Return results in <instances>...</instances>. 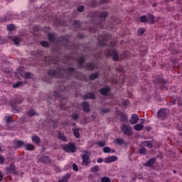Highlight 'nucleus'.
Segmentation results:
<instances>
[{
	"mask_svg": "<svg viewBox=\"0 0 182 182\" xmlns=\"http://www.w3.org/2000/svg\"><path fill=\"white\" fill-rule=\"evenodd\" d=\"M169 114L170 111L168 109L162 108L157 112V117L161 120H166Z\"/></svg>",
	"mask_w": 182,
	"mask_h": 182,
	"instance_id": "nucleus-1",
	"label": "nucleus"
},
{
	"mask_svg": "<svg viewBox=\"0 0 182 182\" xmlns=\"http://www.w3.org/2000/svg\"><path fill=\"white\" fill-rule=\"evenodd\" d=\"M63 150L66 153H76V146H75V144L69 143L63 146Z\"/></svg>",
	"mask_w": 182,
	"mask_h": 182,
	"instance_id": "nucleus-2",
	"label": "nucleus"
},
{
	"mask_svg": "<svg viewBox=\"0 0 182 182\" xmlns=\"http://www.w3.org/2000/svg\"><path fill=\"white\" fill-rule=\"evenodd\" d=\"M121 130L126 136H129V137L133 136V129L130 125L123 124L121 127Z\"/></svg>",
	"mask_w": 182,
	"mask_h": 182,
	"instance_id": "nucleus-3",
	"label": "nucleus"
},
{
	"mask_svg": "<svg viewBox=\"0 0 182 182\" xmlns=\"http://www.w3.org/2000/svg\"><path fill=\"white\" fill-rule=\"evenodd\" d=\"M107 55L108 56H112V59L114 61H117L120 60V58H119V55L117 54V52L114 50H109Z\"/></svg>",
	"mask_w": 182,
	"mask_h": 182,
	"instance_id": "nucleus-4",
	"label": "nucleus"
},
{
	"mask_svg": "<svg viewBox=\"0 0 182 182\" xmlns=\"http://www.w3.org/2000/svg\"><path fill=\"white\" fill-rule=\"evenodd\" d=\"M82 166H89L90 164V156L87 154H83L82 156Z\"/></svg>",
	"mask_w": 182,
	"mask_h": 182,
	"instance_id": "nucleus-5",
	"label": "nucleus"
},
{
	"mask_svg": "<svg viewBox=\"0 0 182 182\" xmlns=\"http://www.w3.org/2000/svg\"><path fill=\"white\" fill-rule=\"evenodd\" d=\"M130 124H136L139 123V115L136 114H133L129 119Z\"/></svg>",
	"mask_w": 182,
	"mask_h": 182,
	"instance_id": "nucleus-6",
	"label": "nucleus"
},
{
	"mask_svg": "<svg viewBox=\"0 0 182 182\" xmlns=\"http://www.w3.org/2000/svg\"><path fill=\"white\" fill-rule=\"evenodd\" d=\"M25 143L23 142V141H21V140H16V141H14V149H20V147H23V146H24Z\"/></svg>",
	"mask_w": 182,
	"mask_h": 182,
	"instance_id": "nucleus-7",
	"label": "nucleus"
},
{
	"mask_svg": "<svg viewBox=\"0 0 182 182\" xmlns=\"http://www.w3.org/2000/svg\"><path fill=\"white\" fill-rule=\"evenodd\" d=\"M159 21V17L154 18V16L149 14L148 16V23L150 25H153V23H155V22H157Z\"/></svg>",
	"mask_w": 182,
	"mask_h": 182,
	"instance_id": "nucleus-8",
	"label": "nucleus"
},
{
	"mask_svg": "<svg viewBox=\"0 0 182 182\" xmlns=\"http://www.w3.org/2000/svg\"><path fill=\"white\" fill-rule=\"evenodd\" d=\"M117 160V156H108L105 159V163L109 164V163H113V161H116Z\"/></svg>",
	"mask_w": 182,
	"mask_h": 182,
	"instance_id": "nucleus-9",
	"label": "nucleus"
},
{
	"mask_svg": "<svg viewBox=\"0 0 182 182\" xmlns=\"http://www.w3.org/2000/svg\"><path fill=\"white\" fill-rule=\"evenodd\" d=\"M40 161L44 164H48V163H50V159L48 156H41L40 158Z\"/></svg>",
	"mask_w": 182,
	"mask_h": 182,
	"instance_id": "nucleus-10",
	"label": "nucleus"
},
{
	"mask_svg": "<svg viewBox=\"0 0 182 182\" xmlns=\"http://www.w3.org/2000/svg\"><path fill=\"white\" fill-rule=\"evenodd\" d=\"M109 91H110V87H106L104 88H101L100 90V93H101V95H107V93H109Z\"/></svg>",
	"mask_w": 182,
	"mask_h": 182,
	"instance_id": "nucleus-11",
	"label": "nucleus"
},
{
	"mask_svg": "<svg viewBox=\"0 0 182 182\" xmlns=\"http://www.w3.org/2000/svg\"><path fill=\"white\" fill-rule=\"evenodd\" d=\"M144 126H143V123L141 124H136L134 126V130H136V132H141L142 129H144Z\"/></svg>",
	"mask_w": 182,
	"mask_h": 182,
	"instance_id": "nucleus-12",
	"label": "nucleus"
},
{
	"mask_svg": "<svg viewBox=\"0 0 182 182\" xmlns=\"http://www.w3.org/2000/svg\"><path fill=\"white\" fill-rule=\"evenodd\" d=\"M141 144L142 146L149 147V149H151L153 147V144H151V141H144L141 143Z\"/></svg>",
	"mask_w": 182,
	"mask_h": 182,
	"instance_id": "nucleus-13",
	"label": "nucleus"
},
{
	"mask_svg": "<svg viewBox=\"0 0 182 182\" xmlns=\"http://www.w3.org/2000/svg\"><path fill=\"white\" fill-rule=\"evenodd\" d=\"M31 140L36 144H40V143H41V138H39L38 136H33L31 137Z\"/></svg>",
	"mask_w": 182,
	"mask_h": 182,
	"instance_id": "nucleus-14",
	"label": "nucleus"
},
{
	"mask_svg": "<svg viewBox=\"0 0 182 182\" xmlns=\"http://www.w3.org/2000/svg\"><path fill=\"white\" fill-rule=\"evenodd\" d=\"M26 150H28L29 151H33V150H35V146L32 144H28L24 145Z\"/></svg>",
	"mask_w": 182,
	"mask_h": 182,
	"instance_id": "nucleus-15",
	"label": "nucleus"
},
{
	"mask_svg": "<svg viewBox=\"0 0 182 182\" xmlns=\"http://www.w3.org/2000/svg\"><path fill=\"white\" fill-rule=\"evenodd\" d=\"M82 109L84 112H90V109L89 108V102H85L82 104Z\"/></svg>",
	"mask_w": 182,
	"mask_h": 182,
	"instance_id": "nucleus-16",
	"label": "nucleus"
},
{
	"mask_svg": "<svg viewBox=\"0 0 182 182\" xmlns=\"http://www.w3.org/2000/svg\"><path fill=\"white\" fill-rule=\"evenodd\" d=\"M108 15L107 11H102L100 13L99 18L100 19H105V18H107Z\"/></svg>",
	"mask_w": 182,
	"mask_h": 182,
	"instance_id": "nucleus-17",
	"label": "nucleus"
},
{
	"mask_svg": "<svg viewBox=\"0 0 182 182\" xmlns=\"http://www.w3.org/2000/svg\"><path fill=\"white\" fill-rule=\"evenodd\" d=\"M119 116L121 122H126V120H127V115H126V114L121 112L119 113Z\"/></svg>",
	"mask_w": 182,
	"mask_h": 182,
	"instance_id": "nucleus-18",
	"label": "nucleus"
},
{
	"mask_svg": "<svg viewBox=\"0 0 182 182\" xmlns=\"http://www.w3.org/2000/svg\"><path fill=\"white\" fill-rule=\"evenodd\" d=\"M83 98H84L85 100H86V99H95V94L91 93V92L87 93V95H85L84 96Z\"/></svg>",
	"mask_w": 182,
	"mask_h": 182,
	"instance_id": "nucleus-19",
	"label": "nucleus"
},
{
	"mask_svg": "<svg viewBox=\"0 0 182 182\" xmlns=\"http://www.w3.org/2000/svg\"><path fill=\"white\" fill-rule=\"evenodd\" d=\"M73 134L75 136V137H76V139H79V137H80V134H79V129L75 128L73 130Z\"/></svg>",
	"mask_w": 182,
	"mask_h": 182,
	"instance_id": "nucleus-20",
	"label": "nucleus"
},
{
	"mask_svg": "<svg viewBox=\"0 0 182 182\" xmlns=\"http://www.w3.org/2000/svg\"><path fill=\"white\" fill-rule=\"evenodd\" d=\"M11 40L14 42V45H19L21 42V39L18 36L13 38Z\"/></svg>",
	"mask_w": 182,
	"mask_h": 182,
	"instance_id": "nucleus-21",
	"label": "nucleus"
},
{
	"mask_svg": "<svg viewBox=\"0 0 182 182\" xmlns=\"http://www.w3.org/2000/svg\"><path fill=\"white\" fill-rule=\"evenodd\" d=\"M69 178H70V175L67 174V175L64 176L63 177V178L60 179L58 182H68V180H69Z\"/></svg>",
	"mask_w": 182,
	"mask_h": 182,
	"instance_id": "nucleus-22",
	"label": "nucleus"
},
{
	"mask_svg": "<svg viewBox=\"0 0 182 182\" xmlns=\"http://www.w3.org/2000/svg\"><path fill=\"white\" fill-rule=\"evenodd\" d=\"M156 161V159L152 158L151 159H149L147 162H146V166H149V167H151V166H153V164H154V162Z\"/></svg>",
	"mask_w": 182,
	"mask_h": 182,
	"instance_id": "nucleus-23",
	"label": "nucleus"
},
{
	"mask_svg": "<svg viewBox=\"0 0 182 182\" xmlns=\"http://www.w3.org/2000/svg\"><path fill=\"white\" fill-rule=\"evenodd\" d=\"M87 69L88 70H93V69H96V67L93 63H88L87 65Z\"/></svg>",
	"mask_w": 182,
	"mask_h": 182,
	"instance_id": "nucleus-24",
	"label": "nucleus"
},
{
	"mask_svg": "<svg viewBox=\"0 0 182 182\" xmlns=\"http://www.w3.org/2000/svg\"><path fill=\"white\" fill-rule=\"evenodd\" d=\"M144 32H146V29H144V28H139L137 31L138 36H141V35H143Z\"/></svg>",
	"mask_w": 182,
	"mask_h": 182,
	"instance_id": "nucleus-25",
	"label": "nucleus"
},
{
	"mask_svg": "<svg viewBox=\"0 0 182 182\" xmlns=\"http://www.w3.org/2000/svg\"><path fill=\"white\" fill-rule=\"evenodd\" d=\"M77 63H78V65H80V68H82V65H83V63H85V58H83V57L79 58L77 60Z\"/></svg>",
	"mask_w": 182,
	"mask_h": 182,
	"instance_id": "nucleus-26",
	"label": "nucleus"
},
{
	"mask_svg": "<svg viewBox=\"0 0 182 182\" xmlns=\"http://www.w3.org/2000/svg\"><path fill=\"white\" fill-rule=\"evenodd\" d=\"M109 112H110L109 109H101L100 113V114H106V113H109Z\"/></svg>",
	"mask_w": 182,
	"mask_h": 182,
	"instance_id": "nucleus-27",
	"label": "nucleus"
},
{
	"mask_svg": "<svg viewBox=\"0 0 182 182\" xmlns=\"http://www.w3.org/2000/svg\"><path fill=\"white\" fill-rule=\"evenodd\" d=\"M97 144L99 147H105V146H106V142H105V141H100L97 142Z\"/></svg>",
	"mask_w": 182,
	"mask_h": 182,
	"instance_id": "nucleus-28",
	"label": "nucleus"
},
{
	"mask_svg": "<svg viewBox=\"0 0 182 182\" xmlns=\"http://www.w3.org/2000/svg\"><path fill=\"white\" fill-rule=\"evenodd\" d=\"M98 171H99V166H95L90 168L91 173H97Z\"/></svg>",
	"mask_w": 182,
	"mask_h": 182,
	"instance_id": "nucleus-29",
	"label": "nucleus"
},
{
	"mask_svg": "<svg viewBox=\"0 0 182 182\" xmlns=\"http://www.w3.org/2000/svg\"><path fill=\"white\" fill-rule=\"evenodd\" d=\"M48 39L50 42H53L55 41V34L53 33H49L48 34Z\"/></svg>",
	"mask_w": 182,
	"mask_h": 182,
	"instance_id": "nucleus-30",
	"label": "nucleus"
},
{
	"mask_svg": "<svg viewBox=\"0 0 182 182\" xmlns=\"http://www.w3.org/2000/svg\"><path fill=\"white\" fill-rule=\"evenodd\" d=\"M97 76H99V74L93 73L90 75V80H95V79H96L97 77Z\"/></svg>",
	"mask_w": 182,
	"mask_h": 182,
	"instance_id": "nucleus-31",
	"label": "nucleus"
},
{
	"mask_svg": "<svg viewBox=\"0 0 182 182\" xmlns=\"http://www.w3.org/2000/svg\"><path fill=\"white\" fill-rule=\"evenodd\" d=\"M8 31H12L15 30V26L14 24L7 25Z\"/></svg>",
	"mask_w": 182,
	"mask_h": 182,
	"instance_id": "nucleus-32",
	"label": "nucleus"
},
{
	"mask_svg": "<svg viewBox=\"0 0 182 182\" xmlns=\"http://www.w3.org/2000/svg\"><path fill=\"white\" fill-rule=\"evenodd\" d=\"M58 139H60V140H62V141H66V137H65V135L63 134H59Z\"/></svg>",
	"mask_w": 182,
	"mask_h": 182,
	"instance_id": "nucleus-33",
	"label": "nucleus"
},
{
	"mask_svg": "<svg viewBox=\"0 0 182 182\" xmlns=\"http://www.w3.org/2000/svg\"><path fill=\"white\" fill-rule=\"evenodd\" d=\"M41 46H43L44 48H48L49 46V43H48V41H41Z\"/></svg>",
	"mask_w": 182,
	"mask_h": 182,
	"instance_id": "nucleus-34",
	"label": "nucleus"
},
{
	"mask_svg": "<svg viewBox=\"0 0 182 182\" xmlns=\"http://www.w3.org/2000/svg\"><path fill=\"white\" fill-rule=\"evenodd\" d=\"M5 121H6V123H12V119L11 118V116H6Z\"/></svg>",
	"mask_w": 182,
	"mask_h": 182,
	"instance_id": "nucleus-35",
	"label": "nucleus"
},
{
	"mask_svg": "<svg viewBox=\"0 0 182 182\" xmlns=\"http://www.w3.org/2000/svg\"><path fill=\"white\" fill-rule=\"evenodd\" d=\"M22 82H18L13 85V87L14 89H16V87H19V86H21Z\"/></svg>",
	"mask_w": 182,
	"mask_h": 182,
	"instance_id": "nucleus-36",
	"label": "nucleus"
},
{
	"mask_svg": "<svg viewBox=\"0 0 182 182\" xmlns=\"http://www.w3.org/2000/svg\"><path fill=\"white\" fill-rule=\"evenodd\" d=\"M28 116H35L36 114V112L33 109H30L28 112Z\"/></svg>",
	"mask_w": 182,
	"mask_h": 182,
	"instance_id": "nucleus-37",
	"label": "nucleus"
},
{
	"mask_svg": "<svg viewBox=\"0 0 182 182\" xmlns=\"http://www.w3.org/2000/svg\"><path fill=\"white\" fill-rule=\"evenodd\" d=\"M140 154H146V148H141L139 150Z\"/></svg>",
	"mask_w": 182,
	"mask_h": 182,
	"instance_id": "nucleus-38",
	"label": "nucleus"
},
{
	"mask_svg": "<svg viewBox=\"0 0 182 182\" xmlns=\"http://www.w3.org/2000/svg\"><path fill=\"white\" fill-rule=\"evenodd\" d=\"M141 22H148L147 16H142L141 17Z\"/></svg>",
	"mask_w": 182,
	"mask_h": 182,
	"instance_id": "nucleus-39",
	"label": "nucleus"
},
{
	"mask_svg": "<svg viewBox=\"0 0 182 182\" xmlns=\"http://www.w3.org/2000/svg\"><path fill=\"white\" fill-rule=\"evenodd\" d=\"M116 143H117V144H123V143H124V141L122 139H117Z\"/></svg>",
	"mask_w": 182,
	"mask_h": 182,
	"instance_id": "nucleus-40",
	"label": "nucleus"
},
{
	"mask_svg": "<svg viewBox=\"0 0 182 182\" xmlns=\"http://www.w3.org/2000/svg\"><path fill=\"white\" fill-rule=\"evenodd\" d=\"M103 151L104 153H110V148L109 146L104 147Z\"/></svg>",
	"mask_w": 182,
	"mask_h": 182,
	"instance_id": "nucleus-41",
	"label": "nucleus"
},
{
	"mask_svg": "<svg viewBox=\"0 0 182 182\" xmlns=\"http://www.w3.org/2000/svg\"><path fill=\"white\" fill-rule=\"evenodd\" d=\"M102 182H110V179L108 177H103L102 178Z\"/></svg>",
	"mask_w": 182,
	"mask_h": 182,
	"instance_id": "nucleus-42",
	"label": "nucleus"
},
{
	"mask_svg": "<svg viewBox=\"0 0 182 182\" xmlns=\"http://www.w3.org/2000/svg\"><path fill=\"white\" fill-rule=\"evenodd\" d=\"M78 12H83L85 11V6H81L77 9Z\"/></svg>",
	"mask_w": 182,
	"mask_h": 182,
	"instance_id": "nucleus-43",
	"label": "nucleus"
},
{
	"mask_svg": "<svg viewBox=\"0 0 182 182\" xmlns=\"http://www.w3.org/2000/svg\"><path fill=\"white\" fill-rule=\"evenodd\" d=\"M73 170H74V171H77L78 168L77 165H76V164H73Z\"/></svg>",
	"mask_w": 182,
	"mask_h": 182,
	"instance_id": "nucleus-44",
	"label": "nucleus"
},
{
	"mask_svg": "<svg viewBox=\"0 0 182 182\" xmlns=\"http://www.w3.org/2000/svg\"><path fill=\"white\" fill-rule=\"evenodd\" d=\"M25 77L26 79H29L31 77V73H26Z\"/></svg>",
	"mask_w": 182,
	"mask_h": 182,
	"instance_id": "nucleus-45",
	"label": "nucleus"
},
{
	"mask_svg": "<svg viewBox=\"0 0 182 182\" xmlns=\"http://www.w3.org/2000/svg\"><path fill=\"white\" fill-rule=\"evenodd\" d=\"M77 117H78V116L77 114H73L72 115V119H73V120H77Z\"/></svg>",
	"mask_w": 182,
	"mask_h": 182,
	"instance_id": "nucleus-46",
	"label": "nucleus"
},
{
	"mask_svg": "<svg viewBox=\"0 0 182 182\" xmlns=\"http://www.w3.org/2000/svg\"><path fill=\"white\" fill-rule=\"evenodd\" d=\"M5 161V159H4V156L0 155V164H2Z\"/></svg>",
	"mask_w": 182,
	"mask_h": 182,
	"instance_id": "nucleus-47",
	"label": "nucleus"
},
{
	"mask_svg": "<svg viewBox=\"0 0 182 182\" xmlns=\"http://www.w3.org/2000/svg\"><path fill=\"white\" fill-rule=\"evenodd\" d=\"M102 162H103V159L99 158V159H97V163L100 164V163H102Z\"/></svg>",
	"mask_w": 182,
	"mask_h": 182,
	"instance_id": "nucleus-48",
	"label": "nucleus"
},
{
	"mask_svg": "<svg viewBox=\"0 0 182 182\" xmlns=\"http://www.w3.org/2000/svg\"><path fill=\"white\" fill-rule=\"evenodd\" d=\"M68 72H75V68H68Z\"/></svg>",
	"mask_w": 182,
	"mask_h": 182,
	"instance_id": "nucleus-49",
	"label": "nucleus"
},
{
	"mask_svg": "<svg viewBox=\"0 0 182 182\" xmlns=\"http://www.w3.org/2000/svg\"><path fill=\"white\" fill-rule=\"evenodd\" d=\"M102 4H106L109 2V0H101Z\"/></svg>",
	"mask_w": 182,
	"mask_h": 182,
	"instance_id": "nucleus-50",
	"label": "nucleus"
},
{
	"mask_svg": "<svg viewBox=\"0 0 182 182\" xmlns=\"http://www.w3.org/2000/svg\"><path fill=\"white\" fill-rule=\"evenodd\" d=\"M51 75H53V76H56V75H58V72H55V73H53L51 74Z\"/></svg>",
	"mask_w": 182,
	"mask_h": 182,
	"instance_id": "nucleus-51",
	"label": "nucleus"
},
{
	"mask_svg": "<svg viewBox=\"0 0 182 182\" xmlns=\"http://www.w3.org/2000/svg\"><path fill=\"white\" fill-rule=\"evenodd\" d=\"M124 103H125V105H127V103H129V100H124Z\"/></svg>",
	"mask_w": 182,
	"mask_h": 182,
	"instance_id": "nucleus-52",
	"label": "nucleus"
},
{
	"mask_svg": "<svg viewBox=\"0 0 182 182\" xmlns=\"http://www.w3.org/2000/svg\"><path fill=\"white\" fill-rule=\"evenodd\" d=\"M63 76H62V75H57V77H63Z\"/></svg>",
	"mask_w": 182,
	"mask_h": 182,
	"instance_id": "nucleus-53",
	"label": "nucleus"
},
{
	"mask_svg": "<svg viewBox=\"0 0 182 182\" xmlns=\"http://www.w3.org/2000/svg\"><path fill=\"white\" fill-rule=\"evenodd\" d=\"M76 23H79L77 21H74V25H76Z\"/></svg>",
	"mask_w": 182,
	"mask_h": 182,
	"instance_id": "nucleus-54",
	"label": "nucleus"
},
{
	"mask_svg": "<svg viewBox=\"0 0 182 182\" xmlns=\"http://www.w3.org/2000/svg\"><path fill=\"white\" fill-rule=\"evenodd\" d=\"M60 72V73H63V72H65V70H61Z\"/></svg>",
	"mask_w": 182,
	"mask_h": 182,
	"instance_id": "nucleus-55",
	"label": "nucleus"
},
{
	"mask_svg": "<svg viewBox=\"0 0 182 182\" xmlns=\"http://www.w3.org/2000/svg\"><path fill=\"white\" fill-rule=\"evenodd\" d=\"M141 120H142V122L141 123H144V119H141Z\"/></svg>",
	"mask_w": 182,
	"mask_h": 182,
	"instance_id": "nucleus-56",
	"label": "nucleus"
},
{
	"mask_svg": "<svg viewBox=\"0 0 182 182\" xmlns=\"http://www.w3.org/2000/svg\"><path fill=\"white\" fill-rule=\"evenodd\" d=\"M46 62H48V58L46 59Z\"/></svg>",
	"mask_w": 182,
	"mask_h": 182,
	"instance_id": "nucleus-57",
	"label": "nucleus"
},
{
	"mask_svg": "<svg viewBox=\"0 0 182 182\" xmlns=\"http://www.w3.org/2000/svg\"><path fill=\"white\" fill-rule=\"evenodd\" d=\"M0 177H4V176H2V175H0Z\"/></svg>",
	"mask_w": 182,
	"mask_h": 182,
	"instance_id": "nucleus-58",
	"label": "nucleus"
},
{
	"mask_svg": "<svg viewBox=\"0 0 182 182\" xmlns=\"http://www.w3.org/2000/svg\"><path fill=\"white\" fill-rule=\"evenodd\" d=\"M173 173H176V171H173Z\"/></svg>",
	"mask_w": 182,
	"mask_h": 182,
	"instance_id": "nucleus-59",
	"label": "nucleus"
},
{
	"mask_svg": "<svg viewBox=\"0 0 182 182\" xmlns=\"http://www.w3.org/2000/svg\"><path fill=\"white\" fill-rule=\"evenodd\" d=\"M48 73H49V75H50V72H49Z\"/></svg>",
	"mask_w": 182,
	"mask_h": 182,
	"instance_id": "nucleus-60",
	"label": "nucleus"
},
{
	"mask_svg": "<svg viewBox=\"0 0 182 182\" xmlns=\"http://www.w3.org/2000/svg\"><path fill=\"white\" fill-rule=\"evenodd\" d=\"M170 1H174V0H170Z\"/></svg>",
	"mask_w": 182,
	"mask_h": 182,
	"instance_id": "nucleus-61",
	"label": "nucleus"
}]
</instances>
